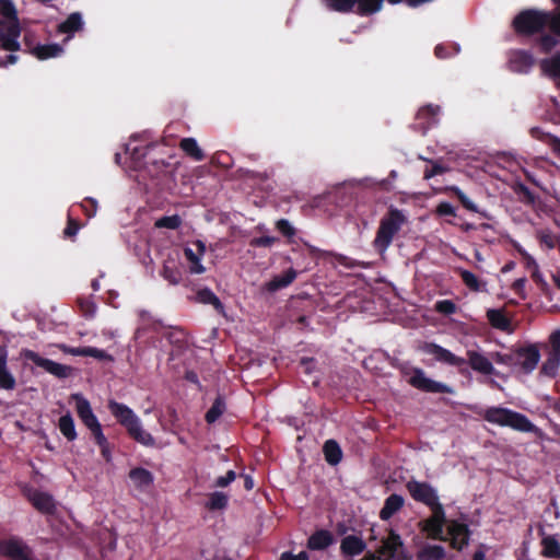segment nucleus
I'll return each mask as SVG.
<instances>
[{"mask_svg":"<svg viewBox=\"0 0 560 560\" xmlns=\"http://www.w3.org/2000/svg\"><path fill=\"white\" fill-rule=\"evenodd\" d=\"M225 409H226V405H225L224 398L221 395L217 396L212 406L206 412L205 420L209 424L214 423L223 415Z\"/></svg>","mask_w":560,"mask_h":560,"instance_id":"nucleus-37","label":"nucleus"},{"mask_svg":"<svg viewBox=\"0 0 560 560\" xmlns=\"http://www.w3.org/2000/svg\"><path fill=\"white\" fill-rule=\"evenodd\" d=\"M128 477L133 483L135 488L140 491H145L154 482L153 474L150 470L142 467H136L130 469Z\"/></svg>","mask_w":560,"mask_h":560,"instance_id":"nucleus-20","label":"nucleus"},{"mask_svg":"<svg viewBox=\"0 0 560 560\" xmlns=\"http://www.w3.org/2000/svg\"><path fill=\"white\" fill-rule=\"evenodd\" d=\"M509 63L512 71L525 73L533 67L534 58L528 51L515 50L511 54Z\"/></svg>","mask_w":560,"mask_h":560,"instance_id":"nucleus-19","label":"nucleus"},{"mask_svg":"<svg viewBox=\"0 0 560 560\" xmlns=\"http://www.w3.org/2000/svg\"><path fill=\"white\" fill-rule=\"evenodd\" d=\"M182 224V218L178 214L164 215L156 220L155 226L159 229L176 230Z\"/></svg>","mask_w":560,"mask_h":560,"instance_id":"nucleus-46","label":"nucleus"},{"mask_svg":"<svg viewBox=\"0 0 560 560\" xmlns=\"http://www.w3.org/2000/svg\"><path fill=\"white\" fill-rule=\"evenodd\" d=\"M107 408L117 422L126 429V431L139 420V417L133 412V410L125 404L110 399L108 400Z\"/></svg>","mask_w":560,"mask_h":560,"instance_id":"nucleus-13","label":"nucleus"},{"mask_svg":"<svg viewBox=\"0 0 560 560\" xmlns=\"http://www.w3.org/2000/svg\"><path fill=\"white\" fill-rule=\"evenodd\" d=\"M365 549V541L357 535H348L341 539L340 553L345 558L359 556Z\"/></svg>","mask_w":560,"mask_h":560,"instance_id":"nucleus-17","label":"nucleus"},{"mask_svg":"<svg viewBox=\"0 0 560 560\" xmlns=\"http://www.w3.org/2000/svg\"><path fill=\"white\" fill-rule=\"evenodd\" d=\"M539 360L540 351L536 343H526L513 348L512 369L524 374H530L537 368Z\"/></svg>","mask_w":560,"mask_h":560,"instance_id":"nucleus-5","label":"nucleus"},{"mask_svg":"<svg viewBox=\"0 0 560 560\" xmlns=\"http://www.w3.org/2000/svg\"><path fill=\"white\" fill-rule=\"evenodd\" d=\"M456 272L459 275L463 283L474 292H480L482 290V283L478 277L469 270L457 268Z\"/></svg>","mask_w":560,"mask_h":560,"instance_id":"nucleus-38","label":"nucleus"},{"mask_svg":"<svg viewBox=\"0 0 560 560\" xmlns=\"http://www.w3.org/2000/svg\"><path fill=\"white\" fill-rule=\"evenodd\" d=\"M15 387V377L8 366V350L0 346V389L13 390Z\"/></svg>","mask_w":560,"mask_h":560,"instance_id":"nucleus-16","label":"nucleus"},{"mask_svg":"<svg viewBox=\"0 0 560 560\" xmlns=\"http://www.w3.org/2000/svg\"><path fill=\"white\" fill-rule=\"evenodd\" d=\"M58 428L68 441H74L77 439L74 421L70 413H66L59 418Z\"/></svg>","mask_w":560,"mask_h":560,"instance_id":"nucleus-35","label":"nucleus"},{"mask_svg":"<svg viewBox=\"0 0 560 560\" xmlns=\"http://www.w3.org/2000/svg\"><path fill=\"white\" fill-rule=\"evenodd\" d=\"M407 222L408 218L404 211L390 206L380 221V225L373 241L374 249L378 254L383 255L393 243L395 235Z\"/></svg>","mask_w":560,"mask_h":560,"instance_id":"nucleus-3","label":"nucleus"},{"mask_svg":"<svg viewBox=\"0 0 560 560\" xmlns=\"http://www.w3.org/2000/svg\"><path fill=\"white\" fill-rule=\"evenodd\" d=\"M539 534L541 535L540 555L547 559L560 560V540L557 535H548L544 529H540Z\"/></svg>","mask_w":560,"mask_h":560,"instance_id":"nucleus-18","label":"nucleus"},{"mask_svg":"<svg viewBox=\"0 0 560 560\" xmlns=\"http://www.w3.org/2000/svg\"><path fill=\"white\" fill-rule=\"evenodd\" d=\"M127 433L132 440H135L136 442L140 443L143 446H155V439L152 436L151 433H149L142 428L140 419L137 421L136 424L128 428Z\"/></svg>","mask_w":560,"mask_h":560,"instance_id":"nucleus-27","label":"nucleus"},{"mask_svg":"<svg viewBox=\"0 0 560 560\" xmlns=\"http://www.w3.org/2000/svg\"><path fill=\"white\" fill-rule=\"evenodd\" d=\"M276 229L288 238H291L295 235V229L287 219H280L276 222Z\"/></svg>","mask_w":560,"mask_h":560,"instance_id":"nucleus-53","label":"nucleus"},{"mask_svg":"<svg viewBox=\"0 0 560 560\" xmlns=\"http://www.w3.org/2000/svg\"><path fill=\"white\" fill-rule=\"evenodd\" d=\"M97 207V200L92 197H86L81 203V208L89 219L93 218L96 214Z\"/></svg>","mask_w":560,"mask_h":560,"instance_id":"nucleus-54","label":"nucleus"},{"mask_svg":"<svg viewBox=\"0 0 560 560\" xmlns=\"http://www.w3.org/2000/svg\"><path fill=\"white\" fill-rule=\"evenodd\" d=\"M79 230H80L79 222L77 220L72 219V218H68L67 226L63 230V235L66 237H70L71 238V237L77 235Z\"/></svg>","mask_w":560,"mask_h":560,"instance_id":"nucleus-62","label":"nucleus"},{"mask_svg":"<svg viewBox=\"0 0 560 560\" xmlns=\"http://www.w3.org/2000/svg\"><path fill=\"white\" fill-rule=\"evenodd\" d=\"M63 48L59 44H38L32 50L31 54L39 60H46L49 58L58 57L62 54Z\"/></svg>","mask_w":560,"mask_h":560,"instance_id":"nucleus-31","label":"nucleus"},{"mask_svg":"<svg viewBox=\"0 0 560 560\" xmlns=\"http://www.w3.org/2000/svg\"><path fill=\"white\" fill-rule=\"evenodd\" d=\"M512 189L514 194L517 196L518 201L525 206L535 207L539 201V196L532 191L525 184L521 182H516L512 186Z\"/></svg>","mask_w":560,"mask_h":560,"instance_id":"nucleus-29","label":"nucleus"},{"mask_svg":"<svg viewBox=\"0 0 560 560\" xmlns=\"http://www.w3.org/2000/svg\"><path fill=\"white\" fill-rule=\"evenodd\" d=\"M444 558L445 549L439 545H429L418 553V560H443Z\"/></svg>","mask_w":560,"mask_h":560,"instance_id":"nucleus-39","label":"nucleus"},{"mask_svg":"<svg viewBox=\"0 0 560 560\" xmlns=\"http://www.w3.org/2000/svg\"><path fill=\"white\" fill-rule=\"evenodd\" d=\"M198 301L203 304H210L215 310H222L223 304L220 299L208 288L201 289L197 293Z\"/></svg>","mask_w":560,"mask_h":560,"instance_id":"nucleus-43","label":"nucleus"},{"mask_svg":"<svg viewBox=\"0 0 560 560\" xmlns=\"http://www.w3.org/2000/svg\"><path fill=\"white\" fill-rule=\"evenodd\" d=\"M530 278L544 294H547L549 292L550 287L546 279L544 278V275L541 273L539 267L530 270Z\"/></svg>","mask_w":560,"mask_h":560,"instance_id":"nucleus-50","label":"nucleus"},{"mask_svg":"<svg viewBox=\"0 0 560 560\" xmlns=\"http://www.w3.org/2000/svg\"><path fill=\"white\" fill-rule=\"evenodd\" d=\"M421 350L427 354L433 355L436 361L451 366L460 368L467 363L466 359L455 355L450 350L434 342H424ZM467 358L468 364L474 371L485 375L494 374V368L491 361L483 354L475 350H468Z\"/></svg>","mask_w":560,"mask_h":560,"instance_id":"nucleus-2","label":"nucleus"},{"mask_svg":"<svg viewBox=\"0 0 560 560\" xmlns=\"http://www.w3.org/2000/svg\"><path fill=\"white\" fill-rule=\"evenodd\" d=\"M439 112L440 106L432 104L422 106L416 114V128L422 133H425L432 126L438 122Z\"/></svg>","mask_w":560,"mask_h":560,"instance_id":"nucleus-14","label":"nucleus"},{"mask_svg":"<svg viewBox=\"0 0 560 560\" xmlns=\"http://www.w3.org/2000/svg\"><path fill=\"white\" fill-rule=\"evenodd\" d=\"M277 238L273 236H259L254 237L249 241V246L252 247H271L276 243Z\"/></svg>","mask_w":560,"mask_h":560,"instance_id":"nucleus-56","label":"nucleus"},{"mask_svg":"<svg viewBox=\"0 0 560 560\" xmlns=\"http://www.w3.org/2000/svg\"><path fill=\"white\" fill-rule=\"evenodd\" d=\"M460 51V47L456 43L439 44L434 48V55L439 59H445L457 55Z\"/></svg>","mask_w":560,"mask_h":560,"instance_id":"nucleus-42","label":"nucleus"},{"mask_svg":"<svg viewBox=\"0 0 560 560\" xmlns=\"http://www.w3.org/2000/svg\"><path fill=\"white\" fill-rule=\"evenodd\" d=\"M557 9L553 11H539L525 9L512 22L516 34L532 36L541 33L547 26L555 35L560 36V0H553Z\"/></svg>","mask_w":560,"mask_h":560,"instance_id":"nucleus-1","label":"nucleus"},{"mask_svg":"<svg viewBox=\"0 0 560 560\" xmlns=\"http://www.w3.org/2000/svg\"><path fill=\"white\" fill-rule=\"evenodd\" d=\"M406 489L416 502H420L429 509L442 505L438 491L427 481L411 479L406 483Z\"/></svg>","mask_w":560,"mask_h":560,"instance_id":"nucleus-9","label":"nucleus"},{"mask_svg":"<svg viewBox=\"0 0 560 560\" xmlns=\"http://www.w3.org/2000/svg\"><path fill=\"white\" fill-rule=\"evenodd\" d=\"M492 359L494 360L495 363L498 364H503V365H506L509 368H512V362H513V348L509 351V352H505V353H501V352H494L492 354Z\"/></svg>","mask_w":560,"mask_h":560,"instance_id":"nucleus-57","label":"nucleus"},{"mask_svg":"<svg viewBox=\"0 0 560 560\" xmlns=\"http://www.w3.org/2000/svg\"><path fill=\"white\" fill-rule=\"evenodd\" d=\"M196 245L199 249V254L195 253L194 249L186 247L184 249V255L189 262V271L191 273H202L205 272V267L200 262V256L205 253V245L200 241H198Z\"/></svg>","mask_w":560,"mask_h":560,"instance_id":"nucleus-28","label":"nucleus"},{"mask_svg":"<svg viewBox=\"0 0 560 560\" xmlns=\"http://www.w3.org/2000/svg\"><path fill=\"white\" fill-rule=\"evenodd\" d=\"M0 48L7 51H18L21 49V44L18 39L5 35L4 39L0 43Z\"/></svg>","mask_w":560,"mask_h":560,"instance_id":"nucleus-59","label":"nucleus"},{"mask_svg":"<svg viewBox=\"0 0 560 560\" xmlns=\"http://www.w3.org/2000/svg\"><path fill=\"white\" fill-rule=\"evenodd\" d=\"M78 305L84 317H94L96 313V304L93 301L88 299H78Z\"/></svg>","mask_w":560,"mask_h":560,"instance_id":"nucleus-52","label":"nucleus"},{"mask_svg":"<svg viewBox=\"0 0 560 560\" xmlns=\"http://www.w3.org/2000/svg\"><path fill=\"white\" fill-rule=\"evenodd\" d=\"M236 478V474L234 470H229L224 476H220L215 480V486L220 488L228 487L232 481Z\"/></svg>","mask_w":560,"mask_h":560,"instance_id":"nucleus-64","label":"nucleus"},{"mask_svg":"<svg viewBox=\"0 0 560 560\" xmlns=\"http://www.w3.org/2000/svg\"><path fill=\"white\" fill-rule=\"evenodd\" d=\"M179 148L184 153L196 162L205 160L206 155L199 148L195 138H183L179 142Z\"/></svg>","mask_w":560,"mask_h":560,"instance_id":"nucleus-34","label":"nucleus"},{"mask_svg":"<svg viewBox=\"0 0 560 560\" xmlns=\"http://www.w3.org/2000/svg\"><path fill=\"white\" fill-rule=\"evenodd\" d=\"M384 0H358L354 12L361 16L371 15L381 10Z\"/></svg>","mask_w":560,"mask_h":560,"instance_id":"nucleus-36","label":"nucleus"},{"mask_svg":"<svg viewBox=\"0 0 560 560\" xmlns=\"http://www.w3.org/2000/svg\"><path fill=\"white\" fill-rule=\"evenodd\" d=\"M542 72L549 78L557 80L560 86V52L540 61Z\"/></svg>","mask_w":560,"mask_h":560,"instance_id":"nucleus-32","label":"nucleus"},{"mask_svg":"<svg viewBox=\"0 0 560 560\" xmlns=\"http://www.w3.org/2000/svg\"><path fill=\"white\" fill-rule=\"evenodd\" d=\"M447 535L450 545L453 549L462 551L468 546L471 530L468 525L457 520H451L447 524Z\"/></svg>","mask_w":560,"mask_h":560,"instance_id":"nucleus-12","label":"nucleus"},{"mask_svg":"<svg viewBox=\"0 0 560 560\" xmlns=\"http://www.w3.org/2000/svg\"><path fill=\"white\" fill-rule=\"evenodd\" d=\"M9 25L5 28V35L13 37L19 40L21 36L22 28L20 26L19 16L16 15V20H8Z\"/></svg>","mask_w":560,"mask_h":560,"instance_id":"nucleus-58","label":"nucleus"},{"mask_svg":"<svg viewBox=\"0 0 560 560\" xmlns=\"http://www.w3.org/2000/svg\"><path fill=\"white\" fill-rule=\"evenodd\" d=\"M21 355L28 361H32L35 365L43 368L49 374L58 378H67L70 376L72 368L65 365L52 360L40 357L37 352L23 349Z\"/></svg>","mask_w":560,"mask_h":560,"instance_id":"nucleus-11","label":"nucleus"},{"mask_svg":"<svg viewBox=\"0 0 560 560\" xmlns=\"http://www.w3.org/2000/svg\"><path fill=\"white\" fill-rule=\"evenodd\" d=\"M162 277L167 280L171 284H178L182 281V272L170 261H165L162 269Z\"/></svg>","mask_w":560,"mask_h":560,"instance_id":"nucleus-44","label":"nucleus"},{"mask_svg":"<svg viewBox=\"0 0 560 560\" xmlns=\"http://www.w3.org/2000/svg\"><path fill=\"white\" fill-rule=\"evenodd\" d=\"M430 510L431 515L419 523L421 532L425 533L431 539L446 541L447 538L444 536V527L447 526L448 522L443 504Z\"/></svg>","mask_w":560,"mask_h":560,"instance_id":"nucleus-7","label":"nucleus"},{"mask_svg":"<svg viewBox=\"0 0 560 560\" xmlns=\"http://www.w3.org/2000/svg\"><path fill=\"white\" fill-rule=\"evenodd\" d=\"M487 422L500 427H509L520 432H535L536 425L523 413L504 408L490 407L483 413Z\"/></svg>","mask_w":560,"mask_h":560,"instance_id":"nucleus-4","label":"nucleus"},{"mask_svg":"<svg viewBox=\"0 0 560 560\" xmlns=\"http://www.w3.org/2000/svg\"><path fill=\"white\" fill-rule=\"evenodd\" d=\"M544 349L546 360L541 364L540 374L553 378L557 376L560 366V329L550 334Z\"/></svg>","mask_w":560,"mask_h":560,"instance_id":"nucleus-6","label":"nucleus"},{"mask_svg":"<svg viewBox=\"0 0 560 560\" xmlns=\"http://www.w3.org/2000/svg\"><path fill=\"white\" fill-rule=\"evenodd\" d=\"M325 460L330 466L338 465L342 459V450L338 442L334 439L327 440L323 445Z\"/></svg>","mask_w":560,"mask_h":560,"instance_id":"nucleus-30","label":"nucleus"},{"mask_svg":"<svg viewBox=\"0 0 560 560\" xmlns=\"http://www.w3.org/2000/svg\"><path fill=\"white\" fill-rule=\"evenodd\" d=\"M300 371L306 375H312L316 370V360L314 358L303 357L299 363Z\"/></svg>","mask_w":560,"mask_h":560,"instance_id":"nucleus-55","label":"nucleus"},{"mask_svg":"<svg viewBox=\"0 0 560 560\" xmlns=\"http://www.w3.org/2000/svg\"><path fill=\"white\" fill-rule=\"evenodd\" d=\"M90 431L94 438L95 443L98 446H104V444H106L108 442L106 436L103 433L101 423L97 424L96 427H93L92 429H90Z\"/></svg>","mask_w":560,"mask_h":560,"instance_id":"nucleus-63","label":"nucleus"},{"mask_svg":"<svg viewBox=\"0 0 560 560\" xmlns=\"http://www.w3.org/2000/svg\"><path fill=\"white\" fill-rule=\"evenodd\" d=\"M228 495L223 492L215 491L209 495V500L206 503V508L209 511H219L224 510L228 506Z\"/></svg>","mask_w":560,"mask_h":560,"instance_id":"nucleus-41","label":"nucleus"},{"mask_svg":"<svg viewBox=\"0 0 560 560\" xmlns=\"http://www.w3.org/2000/svg\"><path fill=\"white\" fill-rule=\"evenodd\" d=\"M405 500L401 495L392 493L385 499L384 505L380 511V518L388 521L395 513L404 506Z\"/></svg>","mask_w":560,"mask_h":560,"instance_id":"nucleus-25","label":"nucleus"},{"mask_svg":"<svg viewBox=\"0 0 560 560\" xmlns=\"http://www.w3.org/2000/svg\"><path fill=\"white\" fill-rule=\"evenodd\" d=\"M335 541L334 535L327 529L315 530L307 539V548L310 550H325Z\"/></svg>","mask_w":560,"mask_h":560,"instance_id":"nucleus-21","label":"nucleus"},{"mask_svg":"<svg viewBox=\"0 0 560 560\" xmlns=\"http://www.w3.org/2000/svg\"><path fill=\"white\" fill-rule=\"evenodd\" d=\"M72 398L75 400L78 417L89 430L100 424V421L94 415L90 401L86 398L81 394H73Z\"/></svg>","mask_w":560,"mask_h":560,"instance_id":"nucleus-15","label":"nucleus"},{"mask_svg":"<svg viewBox=\"0 0 560 560\" xmlns=\"http://www.w3.org/2000/svg\"><path fill=\"white\" fill-rule=\"evenodd\" d=\"M376 553L381 560H409L402 539L394 529H389L388 535L381 539V546L376 549Z\"/></svg>","mask_w":560,"mask_h":560,"instance_id":"nucleus-8","label":"nucleus"},{"mask_svg":"<svg viewBox=\"0 0 560 560\" xmlns=\"http://www.w3.org/2000/svg\"><path fill=\"white\" fill-rule=\"evenodd\" d=\"M456 310L457 306L452 300H441L435 303V311L443 315H453Z\"/></svg>","mask_w":560,"mask_h":560,"instance_id":"nucleus-51","label":"nucleus"},{"mask_svg":"<svg viewBox=\"0 0 560 560\" xmlns=\"http://www.w3.org/2000/svg\"><path fill=\"white\" fill-rule=\"evenodd\" d=\"M358 0H325V5L330 11L349 13L354 11Z\"/></svg>","mask_w":560,"mask_h":560,"instance_id":"nucleus-40","label":"nucleus"},{"mask_svg":"<svg viewBox=\"0 0 560 560\" xmlns=\"http://www.w3.org/2000/svg\"><path fill=\"white\" fill-rule=\"evenodd\" d=\"M18 11L12 0H0V15L7 20H16Z\"/></svg>","mask_w":560,"mask_h":560,"instance_id":"nucleus-49","label":"nucleus"},{"mask_svg":"<svg viewBox=\"0 0 560 560\" xmlns=\"http://www.w3.org/2000/svg\"><path fill=\"white\" fill-rule=\"evenodd\" d=\"M30 500L33 506L44 514H52L56 511V504L52 497L46 492L35 491Z\"/></svg>","mask_w":560,"mask_h":560,"instance_id":"nucleus-24","label":"nucleus"},{"mask_svg":"<svg viewBox=\"0 0 560 560\" xmlns=\"http://www.w3.org/2000/svg\"><path fill=\"white\" fill-rule=\"evenodd\" d=\"M537 240L548 249H553L559 238L550 230H539L536 233Z\"/></svg>","mask_w":560,"mask_h":560,"instance_id":"nucleus-47","label":"nucleus"},{"mask_svg":"<svg viewBox=\"0 0 560 560\" xmlns=\"http://www.w3.org/2000/svg\"><path fill=\"white\" fill-rule=\"evenodd\" d=\"M0 552L14 560H28L24 545L16 539L1 541Z\"/></svg>","mask_w":560,"mask_h":560,"instance_id":"nucleus-23","label":"nucleus"},{"mask_svg":"<svg viewBox=\"0 0 560 560\" xmlns=\"http://www.w3.org/2000/svg\"><path fill=\"white\" fill-rule=\"evenodd\" d=\"M557 35L552 34H542L536 39V45L539 47V50L544 54L550 52L558 44L559 40L556 38Z\"/></svg>","mask_w":560,"mask_h":560,"instance_id":"nucleus-45","label":"nucleus"},{"mask_svg":"<svg viewBox=\"0 0 560 560\" xmlns=\"http://www.w3.org/2000/svg\"><path fill=\"white\" fill-rule=\"evenodd\" d=\"M83 28L82 15L79 12H73L58 25V33L72 35L73 33Z\"/></svg>","mask_w":560,"mask_h":560,"instance_id":"nucleus-33","label":"nucleus"},{"mask_svg":"<svg viewBox=\"0 0 560 560\" xmlns=\"http://www.w3.org/2000/svg\"><path fill=\"white\" fill-rule=\"evenodd\" d=\"M408 383L423 393L454 394L453 387L429 378L420 368H413Z\"/></svg>","mask_w":560,"mask_h":560,"instance_id":"nucleus-10","label":"nucleus"},{"mask_svg":"<svg viewBox=\"0 0 560 560\" xmlns=\"http://www.w3.org/2000/svg\"><path fill=\"white\" fill-rule=\"evenodd\" d=\"M452 190L454 191V194L457 197L458 201L462 203V206L465 209H467V210H469L471 212L480 213V211L477 208V206L466 196V194L464 191H462L458 187H454V188H452ZM481 214L485 218H488L485 212H481Z\"/></svg>","mask_w":560,"mask_h":560,"instance_id":"nucleus-48","label":"nucleus"},{"mask_svg":"<svg viewBox=\"0 0 560 560\" xmlns=\"http://www.w3.org/2000/svg\"><path fill=\"white\" fill-rule=\"evenodd\" d=\"M296 276V271L293 268H289L282 275L275 276L266 283L265 288L269 292H276L290 285L295 280Z\"/></svg>","mask_w":560,"mask_h":560,"instance_id":"nucleus-26","label":"nucleus"},{"mask_svg":"<svg viewBox=\"0 0 560 560\" xmlns=\"http://www.w3.org/2000/svg\"><path fill=\"white\" fill-rule=\"evenodd\" d=\"M517 252L521 255L526 269L533 270L539 267L536 259L530 254H528L524 248H518Z\"/></svg>","mask_w":560,"mask_h":560,"instance_id":"nucleus-61","label":"nucleus"},{"mask_svg":"<svg viewBox=\"0 0 560 560\" xmlns=\"http://www.w3.org/2000/svg\"><path fill=\"white\" fill-rule=\"evenodd\" d=\"M525 285H526V278H518V279L514 280V282L511 285V289L518 298H521L522 300H525L526 299Z\"/></svg>","mask_w":560,"mask_h":560,"instance_id":"nucleus-60","label":"nucleus"},{"mask_svg":"<svg viewBox=\"0 0 560 560\" xmlns=\"http://www.w3.org/2000/svg\"><path fill=\"white\" fill-rule=\"evenodd\" d=\"M486 316L493 328L505 332L512 331L511 319L508 317L503 308H489Z\"/></svg>","mask_w":560,"mask_h":560,"instance_id":"nucleus-22","label":"nucleus"}]
</instances>
